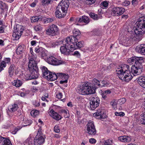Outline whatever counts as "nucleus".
Instances as JSON below:
<instances>
[{"label":"nucleus","instance_id":"obj_1","mask_svg":"<svg viewBox=\"0 0 145 145\" xmlns=\"http://www.w3.org/2000/svg\"><path fill=\"white\" fill-rule=\"evenodd\" d=\"M129 63L133 65L130 72L129 66L127 65H121L118 67L116 71L117 76L122 80L129 82L132 78V73L134 76L140 74L142 70V64L144 61V59L142 57H131L127 60Z\"/></svg>","mask_w":145,"mask_h":145},{"label":"nucleus","instance_id":"obj_2","mask_svg":"<svg viewBox=\"0 0 145 145\" xmlns=\"http://www.w3.org/2000/svg\"><path fill=\"white\" fill-rule=\"evenodd\" d=\"M137 25L134 27L135 33L139 37L138 40L142 39V34L145 33V16L140 18L136 23Z\"/></svg>","mask_w":145,"mask_h":145},{"label":"nucleus","instance_id":"obj_3","mask_svg":"<svg viewBox=\"0 0 145 145\" xmlns=\"http://www.w3.org/2000/svg\"><path fill=\"white\" fill-rule=\"evenodd\" d=\"M77 92L83 95H88L94 94L95 92V88L91 84L85 82L82 86L78 88Z\"/></svg>","mask_w":145,"mask_h":145},{"label":"nucleus","instance_id":"obj_4","mask_svg":"<svg viewBox=\"0 0 145 145\" xmlns=\"http://www.w3.org/2000/svg\"><path fill=\"white\" fill-rule=\"evenodd\" d=\"M77 40L73 37H67L65 40V46L61 47L60 50L62 54H69L73 52L71 44H73Z\"/></svg>","mask_w":145,"mask_h":145},{"label":"nucleus","instance_id":"obj_5","mask_svg":"<svg viewBox=\"0 0 145 145\" xmlns=\"http://www.w3.org/2000/svg\"><path fill=\"white\" fill-rule=\"evenodd\" d=\"M69 4V1L68 0H62L57 6L56 10L60 12L65 13L67 12V10Z\"/></svg>","mask_w":145,"mask_h":145},{"label":"nucleus","instance_id":"obj_6","mask_svg":"<svg viewBox=\"0 0 145 145\" xmlns=\"http://www.w3.org/2000/svg\"><path fill=\"white\" fill-rule=\"evenodd\" d=\"M12 36L15 40L18 39L22 35L24 30L23 26L17 24L14 26Z\"/></svg>","mask_w":145,"mask_h":145},{"label":"nucleus","instance_id":"obj_7","mask_svg":"<svg viewBox=\"0 0 145 145\" xmlns=\"http://www.w3.org/2000/svg\"><path fill=\"white\" fill-rule=\"evenodd\" d=\"M90 107L92 110H94L100 104L99 98L96 96H92L89 98Z\"/></svg>","mask_w":145,"mask_h":145},{"label":"nucleus","instance_id":"obj_8","mask_svg":"<svg viewBox=\"0 0 145 145\" xmlns=\"http://www.w3.org/2000/svg\"><path fill=\"white\" fill-rule=\"evenodd\" d=\"M47 61L49 64L54 65H58L64 63V61L58 59L52 56L47 58Z\"/></svg>","mask_w":145,"mask_h":145},{"label":"nucleus","instance_id":"obj_9","mask_svg":"<svg viewBox=\"0 0 145 145\" xmlns=\"http://www.w3.org/2000/svg\"><path fill=\"white\" fill-rule=\"evenodd\" d=\"M59 29L58 27L54 24H53L49 26V28L46 30V33L48 35L55 36L57 35Z\"/></svg>","mask_w":145,"mask_h":145},{"label":"nucleus","instance_id":"obj_10","mask_svg":"<svg viewBox=\"0 0 145 145\" xmlns=\"http://www.w3.org/2000/svg\"><path fill=\"white\" fill-rule=\"evenodd\" d=\"M42 71L43 72V75L44 78L48 80L51 81H53L52 78L53 76V74L54 73L50 71L47 68L44 66H43L42 68Z\"/></svg>","mask_w":145,"mask_h":145},{"label":"nucleus","instance_id":"obj_11","mask_svg":"<svg viewBox=\"0 0 145 145\" xmlns=\"http://www.w3.org/2000/svg\"><path fill=\"white\" fill-rule=\"evenodd\" d=\"M86 126L88 133L91 135H95L96 134V131L93 122H89Z\"/></svg>","mask_w":145,"mask_h":145},{"label":"nucleus","instance_id":"obj_12","mask_svg":"<svg viewBox=\"0 0 145 145\" xmlns=\"http://www.w3.org/2000/svg\"><path fill=\"white\" fill-rule=\"evenodd\" d=\"M125 10L124 8L122 7H114L112 10L111 14L114 16L121 15L124 12Z\"/></svg>","mask_w":145,"mask_h":145},{"label":"nucleus","instance_id":"obj_13","mask_svg":"<svg viewBox=\"0 0 145 145\" xmlns=\"http://www.w3.org/2000/svg\"><path fill=\"white\" fill-rule=\"evenodd\" d=\"M28 67L29 69L33 72H36V63L35 60L33 58H30L29 62Z\"/></svg>","mask_w":145,"mask_h":145},{"label":"nucleus","instance_id":"obj_14","mask_svg":"<svg viewBox=\"0 0 145 145\" xmlns=\"http://www.w3.org/2000/svg\"><path fill=\"white\" fill-rule=\"evenodd\" d=\"M69 37H73L74 38V39H76L77 40L75 41V42L73 44L71 43V48L73 49H72L73 51L74 50L78 48H80L83 46L84 43L83 41H80L77 43L78 40L77 38H75L74 36H70Z\"/></svg>","mask_w":145,"mask_h":145},{"label":"nucleus","instance_id":"obj_15","mask_svg":"<svg viewBox=\"0 0 145 145\" xmlns=\"http://www.w3.org/2000/svg\"><path fill=\"white\" fill-rule=\"evenodd\" d=\"M76 24L78 25L80 23H84L86 24H88L89 22V18L86 16H82L81 17L77 18L75 19Z\"/></svg>","mask_w":145,"mask_h":145},{"label":"nucleus","instance_id":"obj_16","mask_svg":"<svg viewBox=\"0 0 145 145\" xmlns=\"http://www.w3.org/2000/svg\"><path fill=\"white\" fill-rule=\"evenodd\" d=\"M58 77H60L62 78H65L68 79L69 78V76L68 74L67 75L65 74L61 73H57L56 74L55 73H54L52 80L53 81L57 79Z\"/></svg>","mask_w":145,"mask_h":145},{"label":"nucleus","instance_id":"obj_17","mask_svg":"<svg viewBox=\"0 0 145 145\" xmlns=\"http://www.w3.org/2000/svg\"><path fill=\"white\" fill-rule=\"evenodd\" d=\"M38 48H37V55L39 57L43 58V57L46 56V55L45 53V49L42 47L39 46V45L38 46Z\"/></svg>","mask_w":145,"mask_h":145},{"label":"nucleus","instance_id":"obj_18","mask_svg":"<svg viewBox=\"0 0 145 145\" xmlns=\"http://www.w3.org/2000/svg\"><path fill=\"white\" fill-rule=\"evenodd\" d=\"M16 67L13 65H11L8 68V73L9 76L12 77L14 74V73L15 71V73L16 74L18 73V71L16 70Z\"/></svg>","mask_w":145,"mask_h":145},{"label":"nucleus","instance_id":"obj_19","mask_svg":"<svg viewBox=\"0 0 145 145\" xmlns=\"http://www.w3.org/2000/svg\"><path fill=\"white\" fill-rule=\"evenodd\" d=\"M50 115L54 119L59 120L61 118V116L54 111L53 109H51L50 111Z\"/></svg>","mask_w":145,"mask_h":145},{"label":"nucleus","instance_id":"obj_20","mask_svg":"<svg viewBox=\"0 0 145 145\" xmlns=\"http://www.w3.org/2000/svg\"><path fill=\"white\" fill-rule=\"evenodd\" d=\"M103 112L101 109H99L97 110V111L93 114V116H95L98 119H104L103 115Z\"/></svg>","mask_w":145,"mask_h":145},{"label":"nucleus","instance_id":"obj_21","mask_svg":"<svg viewBox=\"0 0 145 145\" xmlns=\"http://www.w3.org/2000/svg\"><path fill=\"white\" fill-rule=\"evenodd\" d=\"M0 144L3 145H7L10 144L11 142L9 138L0 137Z\"/></svg>","mask_w":145,"mask_h":145},{"label":"nucleus","instance_id":"obj_22","mask_svg":"<svg viewBox=\"0 0 145 145\" xmlns=\"http://www.w3.org/2000/svg\"><path fill=\"white\" fill-rule=\"evenodd\" d=\"M138 83L142 88H145V76H140L137 79Z\"/></svg>","mask_w":145,"mask_h":145},{"label":"nucleus","instance_id":"obj_23","mask_svg":"<svg viewBox=\"0 0 145 145\" xmlns=\"http://www.w3.org/2000/svg\"><path fill=\"white\" fill-rule=\"evenodd\" d=\"M136 50L138 52L145 55V45H141L140 46L137 48Z\"/></svg>","mask_w":145,"mask_h":145},{"label":"nucleus","instance_id":"obj_24","mask_svg":"<svg viewBox=\"0 0 145 145\" xmlns=\"http://www.w3.org/2000/svg\"><path fill=\"white\" fill-rule=\"evenodd\" d=\"M130 137H119L118 139L122 142H129L131 140Z\"/></svg>","mask_w":145,"mask_h":145},{"label":"nucleus","instance_id":"obj_25","mask_svg":"<svg viewBox=\"0 0 145 145\" xmlns=\"http://www.w3.org/2000/svg\"><path fill=\"white\" fill-rule=\"evenodd\" d=\"M18 106L17 104H14L10 105L8 107V110L10 112H12L16 110Z\"/></svg>","mask_w":145,"mask_h":145},{"label":"nucleus","instance_id":"obj_26","mask_svg":"<svg viewBox=\"0 0 145 145\" xmlns=\"http://www.w3.org/2000/svg\"><path fill=\"white\" fill-rule=\"evenodd\" d=\"M143 105L145 110V99L144 100ZM140 116L141 118L140 120V123L141 124L145 125V113L142 114Z\"/></svg>","mask_w":145,"mask_h":145},{"label":"nucleus","instance_id":"obj_27","mask_svg":"<svg viewBox=\"0 0 145 145\" xmlns=\"http://www.w3.org/2000/svg\"><path fill=\"white\" fill-rule=\"evenodd\" d=\"M92 83L93 84L91 85L93 86V87H95V89L97 88V86H98L100 87L101 86L100 81L96 78H94L93 79L92 81Z\"/></svg>","mask_w":145,"mask_h":145},{"label":"nucleus","instance_id":"obj_28","mask_svg":"<svg viewBox=\"0 0 145 145\" xmlns=\"http://www.w3.org/2000/svg\"><path fill=\"white\" fill-rule=\"evenodd\" d=\"M66 14L65 13H63L61 12H59L58 11L56 10L55 12V15L56 16L59 18H63L65 16V15Z\"/></svg>","mask_w":145,"mask_h":145},{"label":"nucleus","instance_id":"obj_29","mask_svg":"<svg viewBox=\"0 0 145 145\" xmlns=\"http://www.w3.org/2000/svg\"><path fill=\"white\" fill-rule=\"evenodd\" d=\"M89 15L91 18L95 20H98L101 18L100 16V15H98L93 13H90Z\"/></svg>","mask_w":145,"mask_h":145},{"label":"nucleus","instance_id":"obj_30","mask_svg":"<svg viewBox=\"0 0 145 145\" xmlns=\"http://www.w3.org/2000/svg\"><path fill=\"white\" fill-rule=\"evenodd\" d=\"M44 141V138L43 137H40L37 139V145H41L43 144Z\"/></svg>","mask_w":145,"mask_h":145},{"label":"nucleus","instance_id":"obj_31","mask_svg":"<svg viewBox=\"0 0 145 145\" xmlns=\"http://www.w3.org/2000/svg\"><path fill=\"white\" fill-rule=\"evenodd\" d=\"M22 84V82L19 80H14L13 82V85L16 87H19L21 86Z\"/></svg>","mask_w":145,"mask_h":145},{"label":"nucleus","instance_id":"obj_32","mask_svg":"<svg viewBox=\"0 0 145 145\" xmlns=\"http://www.w3.org/2000/svg\"><path fill=\"white\" fill-rule=\"evenodd\" d=\"M73 33L74 35L73 36L75 38L78 36L80 35L81 34L80 31L78 29H74L73 31Z\"/></svg>","mask_w":145,"mask_h":145},{"label":"nucleus","instance_id":"obj_33","mask_svg":"<svg viewBox=\"0 0 145 145\" xmlns=\"http://www.w3.org/2000/svg\"><path fill=\"white\" fill-rule=\"evenodd\" d=\"M6 65L3 61H2L0 63V72L4 69V68L6 67Z\"/></svg>","mask_w":145,"mask_h":145},{"label":"nucleus","instance_id":"obj_34","mask_svg":"<svg viewBox=\"0 0 145 145\" xmlns=\"http://www.w3.org/2000/svg\"><path fill=\"white\" fill-rule=\"evenodd\" d=\"M23 47L21 46H19L17 48L16 50V52L18 55L21 54L23 50Z\"/></svg>","mask_w":145,"mask_h":145},{"label":"nucleus","instance_id":"obj_35","mask_svg":"<svg viewBox=\"0 0 145 145\" xmlns=\"http://www.w3.org/2000/svg\"><path fill=\"white\" fill-rule=\"evenodd\" d=\"M54 21V18H44V23H50Z\"/></svg>","mask_w":145,"mask_h":145},{"label":"nucleus","instance_id":"obj_36","mask_svg":"<svg viewBox=\"0 0 145 145\" xmlns=\"http://www.w3.org/2000/svg\"><path fill=\"white\" fill-rule=\"evenodd\" d=\"M108 3L107 1H103L100 4L101 7L102 8L104 7L105 8H107L108 5Z\"/></svg>","mask_w":145,"mask_h":145},{"label":"nucleus","instance_id":"obj_37","mask_svg":"<svg viewBox=\"0 0 145 145\" xmlns=\"http://www.w3.org/2000/svg\"><path fill=\"white\" fill-rule=\"evenodd\" d=\"M51 2H52V0H42V5H48Z\"/></svg>","mask_w":145,"mask_h":145},{"label":"nucleus","instance_id":"obj_38","mask_svg":"<svg viewBox=\"0 0 145 145\" xmlns=\"http://www.w3.org/2000/svg\"><path fill=\"white\" fill-rule=\"evenodd\" d=\"M7 7L4 3L1 2L0 3V8L3 10L6 9Z\"/></svg>","mask_w":145,"mask_h":145},{"label":"nucleus","instance_id":"obj_39","mask_svg":"<svg viewBox=\"0 0 145 145\" xmlns=\"http://www.w3.org/2000/svg\"><path fill=\"white\" fill-rule=\"evenodd\" d=\"M112 140L110 139H107L104 142V145H110L112 144Z\"/></svg>","mask_w":145,"mask_h":145},{"label":"nucleus","instance_id":"obj_40","mask_svg":"<svg viewBox=\"0 0 145 145\" xmlns=\"http://www.w3.org/2000/svg\"><path fill=\"white\" fill-rule=\"evenodd\" d=\"M37 22H44V17H43L41 16H37Z\"/></svg>","mask_w":145,"mask_h":145},{"label":"nucleus","instance_id":"obj_41","mask_svg":"<svg viewBox=\"0 0 145 145\" xmlns=\"http://www.w3.org/2000/svg\"><path fill=\"white\" fill-rule=\"evenodd\" d=\"M126 101V99L124 98H121L118 100V102L120 104H122L124 103Z\"/></svg>","mask_w":145,"mask_h":145},{"label":"nucleus","instance_id":"obj_42","mask_svg":"<svg viewBox=\"0 0 145 145\" xmlns=\"http://www.w3.org/2000/svg\"><path fill=\"white\" fill-rule=\"evenodd\" d=\"M22 127L21 126H18L16 127V128L15 129L14 131H12L11 132H10L9 133H11L13 135H14L16 133L17 131L18 130L21 129Z\"/></svg>","mask_w":145,"mask_h":145},{"label":"nucleus","instance_id":"obj_43","mask_svg":"<svg viewBox=\"0 0 145 145\" xmlns=\"http://www.w3.org/2000/svg\"><path fill=\"white\" fill-rule=\"evenodd\" d=\"M96 0H86V3L87 5H90L94 3Z\"/></svg>","mask_w":145,"mask_h":145},{"label":"nucleus","instance_id":"obj_44","mask_svg":"<svg viewBox=\"0 0 145 145\" xmlns=\"http://www.w3.org/2000/svg\"><path fill=\"white\" fill-rule=\"evenodd\" d=\"M115 114L116 116H123L125 115V113L122 112H116L115 113Z\"/></svg>","mask_w":145,"mask_h":145},{"label":"nucleus","instance_id":"obj_45","mask_svg":"<svg viewBox=\"0 0 145 145\" xmlns=\"http://www.w3.org/2000/svg\"><path fill=\"white\" fill-rule=\"evenodd\" d=\"M39 31V32L37 33L39 34L40 33L41 34H42V27L40 26L39 25H37V32Z\"/></svg>","mask_w":145,"mask_h":145},{"label":"nucleus","instance_id":"obj_46","mask_svg":"<svg viewBox=\"0 0 145 145\" xmlns=\"http://www.w3.org/2000/svg\"><path fill=\"white\" fill-rule=\"evenodd\" d=\"M101 84L100 86L101 87L106 86L109 85L108 83L104 80L102 81Z\"/></svg>","mask_w":145,"mask_h":145},{"label":"nucleus","instance_id":"obj_47","mask_svg":"<svg viewBox=\"0 0 145 145\" xmlns=\"http://www.w3.org/2000/svg\"><path fill=\"white\" fill-rule=\"evenodd\" d=\"M31 115L33 117L35 118L36 116V110H32L30 113Z\"/></svg>","mask_w":145,"mask_h":145},{"label":"nucleus","instance_id":"obj_48","mask_svg":"<svg viewBox=\"0 0 145 145\" xmlns=\"http://www.w3.org/2000/svg\"><path fill=\"white\" fill-rule=\"evenodd\" d=\"M62 113L64 114V116L65 118H67L69 117V114L67 113V111L64 110L62 111Z\"/></svg>","mask_w":145,"mask_h":145},{"label":"nucleus","instance_id":"obj_49","mask_svg":"<svg viewBox=\"0 0 145 145\" xmlns=\"http://www.w3.org/2000/svg\"><path fill=\"white\" fill-rule=\"evenodd\" d=\"M130 4V2L126 0L124 2L122 3V4L125 6H128Z\"/></svg>","mask_w":145,"mask_h":145},{"label":"nucleus","instance_id":"obj_50","mask_svg":"<svg viewBox=\"0 0 145 145\" xmlns=\"http://www.w3.org/2000/svg\"><path fill=\"white\" fill-rule=\"evenodd\" d=\"M4 31V30L2 24V22L0 20V33H3Z\"/></svg>","mask_w":145,"mask_h":145},{"label":"nucleus","instance_id":"obj_51","mask_svg":"<svg viewBox=\"0 0 145 145\" xmlns=\"http://www.w3.org/2000/svg\"><path fill=\"white\" fill-rule=\"evenodd\" d=\"M54 131L56 133H59L60 132V129H59L58 127L57 126H55L54 127Z\"/></svg>","mask_w":145,"mask_h":145},{"label":"nucleus","instance_id":"obj_52","mask_svg":"<svg viewBox=\"0 0 145 145\" xmlns=\"http://www.w3.org/2000/svg\"><path fill=\"white\" fill-rule=\"evenodd\" d=\"M138 3V0H133L132 1V5L135 6Z\"/></svg>","mask_w":145,"mask_h":145},{"label":"nucleus","instance_id":"obj_53","mask_svg":"<svg viewBox=\"0 0 145 145\" xmlns=\"http://www.w3.org/2000/svg\"><path fill=\"white\" fill-rule=\"evenodd\" d=\"M89 142L91 144H94L96 142V140L93 138H90L89 140Z\"/></svg>","mask_w":145,"mask_h":145},{"label":"nucleus","instance_id":"obj_54","mask_svg":"<svg viewBox=\"0 0 145 145\" xmlns=\"http://www.w3.org/2000/svg\"><path fill=\"white\" fill-rule=\"evenodd\" d=\"M31 21L32 22H36V16H33L31 18Z\"/></svg>","mask_w":145,"mask_h":145},{"label":"nucleus","instance_id":"obj_55","mask_svg":"<svg viewBox=\"0 0 145 145\" xmlns=\"http://www.w3.org/2000/svg\"><path fill=\"white\" fill-rule=\"evenodd\" d=\"M110 104L112 106L113 108H114L116 107V105H117V103L116 102L114 101L113 102L112 101L110 103Z\"/></svg>","mask_w":145,"mask_h":145},{"label":"nucleus","instance_id":"obj_56","mask_svg":"<svg viewBox=\"0 0 145 145\" xmlns=\"http://www.w3.org/2000/svg\"><path fill=\"white\" fill-rule=\"evenodd\" d=\"M42 133L41 132V129L39 128L38 131V133L37 134V136H42Z\"/></svg>","mask_w":145,"mask_h":145},{"label":"nucleus","instance_id":"obj_57","mask_svg":"<svg viewBox=\"0 0 145 145\" xmlns=\"http://www.w3.org/2000/svg\"><path fill=\"white\" fill-rule=\"evenodd\" d=\"M10 59L9 58H6L4 59V61H3L5 62V63H8L10 62Z\"/></svg>","mask_w":145,"mask_h":145},{"label":"nucleus","instance_id":"obj_58","mask_svg":"<svg viewBox=\"0 0 145 145\" xmlns=\"http://www.w3.org/2000/svg\"><path fill=\"white\" fill-rule=\"evenodd\" d=\"M62 93L60 92L56 95L57 97L59 99H61L62 97Z\"/></svg>","mask_w":145,"mask_h":145},{"label":"nucleus","instance_id":"obj_59","mask_svg":"<svg viewBox=\"0 0 145 145\" xmlns=\"http://www.w3.org/2000/svg\"><path fill=\"white\" fill-rule=\"evenodd\" d=\"M31 90L33 92H35L36 91V86H33L31 88Z\"/></svg>","mask_w":145,"mask_h":145},{"label":"nucleus","instance_id":"obj_60","mask_svg":"<svg viewBox=\"0 0 145 145\" xmlns=\"http://www.w3.org/2000/svg\"><path fill=\"white\" fill-rule=\"evenodd\" d=\"M66 79L64 80H61L60 82V83L61 84H63L64 83H67V79L66 78H65Z\"/></svg>","mask_w":145,"mask_h":145},{"label":"nucleus","instance_id":"obj_61","mask_svg":"<svg viewBox=\"0 0 145 145\" xmlns=\"http://www.w3.org/2000/svg\"><path fill=\"white\" fill-rule=\"evenodd\" d=\"M36 44V42L35 41L32 40L31 42V44L32 46L35 45Z\"/></svg>","mask_w":145,"mask_h":145},{"label":"nucleus","instance_id":"obj_62","mask_svg":"<svg viewBox=\"0 0 145 145\" xmlns=\"http://www.w3.org/2000/svg\"><path fill=\"white\" fill-rule=\"evenodd\" d=\"M103 93L107 95V94L110 93H111V91L110 90H108L105 91L103 92Z\"/></svg>","mask_w":145,"mask_h":145},{"label":"nucleus","instance_id":"obj_63","mask_svg":"<svg viewBox=\"0 0 145 145\" xmlns=\"http://www.w3.org/2000/svg\"><path fill=\"white\" fill-rule=\"evenodd\" d=\"M73 55H77V56H80V54L79 52L78 51H75L74 52Z\"/></svg>","mask_w":145,"mask_h":145},{"label":"nucleus","instance_id":"obj_64","mask_svg":"<svg viewBox=\"0 0 145 145\" xmlns=\"http://www.w3.org/2000/svg\"><path fill=\"white\" fill-rule=\"evenodd\" d=\"M30 53L33 56H34V53H33V49L32 48H30Z\"/></svg>","mask_w":145,"mask_h":145}]
</instances>
